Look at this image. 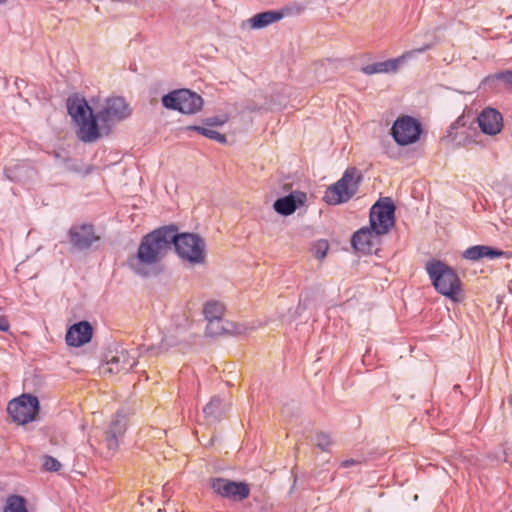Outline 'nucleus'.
I'll return each mask as SVG.
<instances>
[{
  "label": "nucleus",
  "mask_w": 512,
  "mask_h": 512,
  "mask_svg": "<svg viewBox=\"0 0 512 512\" xmlns=\"http://www.w3.org/2000/svg\"><path fill=\"white\" fill-rule=\"evenodd\" d=\"M67 109L77 126V135L83 142L96 141L131 114L125 99L117 96L107 98L97 115H94L85 98L77 95L68 98Z\"/></svg>",
  "instance_id": "1"
},
{
  "label": "nucleus",
  "mask_w": 512,
  "mask_h": 512,
  "mask_svg": "<svg viewBox=\"0 0 512 512\" xmlns=\"http://www.w3.org/2000/svg\"><path fill=\"white\" fill-rule=\"evenodd\" d=\"M170 228L162 227L143 237L136 256L129 260L130 267L140 275H146L148 268L160 262L171 249Z\"/></svg>",
  "instance_id": "2"
},
{
  "label": "nucleus",
  "mask_w": 512,
  "mask_h": 512,
  "mask_svg": "<svg viewBox=\"0 0 512 512\" xmlns=\"http://www.w3.org/2000/svg\"><path fill=\"white\" fill-rule=\"evenodd\" d=\"M170 228L171 245L178 257L191 266L204 265L207 260V244L203 237L196 233H177Z\"/></svg>",
  "instance_id": "3"
},
{
  "label": "nucleus",
  "mask_w": 512,
  "mask_h": 512,
  "mask_svg": "<svg viewBox=\"0 0 512 512\" xmlns=\"http://www.w3.org/2000/svg\"><path fill=\"white\" fill-rule=\"evenodd\" d=\"M162 105L169 110H175L183 114H196L203 107V99L200 95L188 89H178L169 92L161 99Z\"/></svg>",
  "instance_id": "4"
},
{
  "label": "nucleus",
  "mask_w": 512,
  "mask_h": 512,
  "mask_svg": "<svg viewBox=\"0 0 512 512\" xmlns=\"http://www.w3.org/2000/svg\"><path fill=\"white\" fill-rule=\"evenodd\" d=\"M359 179L355 169L346 170L342 178L327 189L324 200L330 205L347 202L356 193Z\"/></svg>",
  "instance_id": "5"
},
{
  "label": "nucleus",
  "mask_w": 512,
  "mask_h": 512,
  "mask_svg": "<svg viewBox=\"0 0 512 512\" xmlns=\"http://www.w3.org/2000/svg\"><path fill=\"white\" fill-rule=\"evenodd\" d=\"M40 409L39 400L31 394H22L11 400L7 412L12 420L20 425L27 424L36 419Z\"/></svg>",
  "instance_id": "6"
},
{
  "label": "nucleus",
  "mask_w": 512,
  "mask_h": 512,
  "mask_svg": "<svg viewBox=\"0 0 512 512\" xmlns=\"http://www.w3.org/2000/svg\"><path fill=\"white\" fill-rule=\"evenodd\" d=\"M395 207L389 198L376 202L370 211L371 228L378 234L384 235L394 225Z\"/></svg>",
  "instance_id": "7"
},
{
  "label": "nucleus",
  "mask_w": 512,
  "mask_h": 512,
  "mask_svg": "<svg viewBox=\"0 0 512 512\" xmlns=\"http://www.w3.org/2000/svg\"><path fill=\"white\" fill-rule=\"evenodd\" d=\"M429 48L430 45H425L421 48L407 51L397 58L365 65L361 68V72L366 75L396 73L408 60L414 58L417 54L425 52Z\"/></svg>",
  "instance_id": "8"
},
{
  "label": "nucleus",
  "mask_w": 512,
  "mask_h": 512,
  "mask_svg": "<svg viewBox=\"0 0 512 512\" xmlns=\"http://www.w3.org/2000/svg\"><path fill=\"white\" fill-rule=\"evenodd\" d=\"M421 131L420 123L410 116L398 118L392 126V136L396 143L401 146L417 142Z\"/></svg>",
  "instance_id": "9"
},
{
  "label": "nucleus",
  "mask_w": 512,
  "mask_h": 512,
  "mask_svg": "<svg viewBox=\"0 0 512 512\" xmlns=\"http://www.w3.org/2000/svg\"><path fill=\"white\" fill-rule=\"evenodd\" d=\"M211 488L219 496L234 501H241L247 498L250 494V489L247 484L224 478L212 479Z\"/></svg>",
  "instance_id": "10"
},
{
  "label": "nucleus",
  "mask_w": 512,
  "mask_h": 512,
  "mask_svg": "<svg viewBox=\"0 0 512 512\" xmlns=\"http://www.w3.org/2000/svg\"><path fill=\"white\" fill-rule=\"evenodd\" d=\"M426 271L435 289L444 296H448V266L439 260L427 262Z\"/></svg>",
  "instance_id": "11"
},
{
  "label": "nucleus",
  "mask_w": 512,
  "mask_h": 512,
  "mask_svg": "<svg viewBox=\"0 0 512 512\" xmlns=\"http://www.w3.org/2000/svg\"><path fill=\"white\" fill-rule=\"evenodd\" d=\"M69 237L72 245L79 250L87 249L99 240L93 227L87 224L73 226L69 230Z\"/></svg>",
  "instance_id": "12"
},
{
  "label": "nucleus",
  "mask_w": 512,
  "mask_h": 512,
  "mask_svg": "<svg viewBox=\"0 0 512 512\" xmlns=\"http://www.w3.org/2000/svg\"><path fill=\"white\" fill-rule=\"evenodd\" d=\"M136 365V355L127 350L118 351L102 367V373L129 371Z\"/></svg>",
  "instance_id": "13"
},
{
  "label": "nucleus",
  "mask_w": 512,
  "mask_h": 512,
  "mask_svg": "<svg viewBox=\"0 0 512 512\" xmlns=\"http://www.w3.org/2000/svg\"><path fill=\"white\" fill-rule=\"evenodd\" d=\"M247 330L248 328L245 325L236 324L224 318L207 321L206 326V333L212 337L220 336L225 333L243 335Z\"/></svg>",
  "instance_id": "14"
},
{
  "label": "nucleus",
  "mask_w": 512,
  "mask_h": 512,
  "mask_svg": "<svg viewBox=\"0 0 512 512\" xmlns=\"http://www.w3.org/2000/svg\"><path fill=\"white\" fill-rule=\"evenodd\" d=\"M379 236L372 228L364 227L358 230L352 238L353 247L363 253H371L379 244Z\"/></svg>",
  "instance_id": "15"
},
{
  "label": "nucleus",
  "mask_w": 512,
  "mask_h": 512,
  "mask_svg": "<svg viewBox=\"0 0 512 512\" xmlns=\"http://www.w3.org/2000/svg\"><path fill=\"white\" fill-rule=\"evenodd\" d=\"M478 124L483 133L496 135L503 127V118L497 110L486 108L478 116Z\"/></svg>",
  "instance_id": "16"
},
{
  "label": "nucleus",
  "mask_w": 512,
  "mask_h": 512,
  "mask_svg": "<svg viewBox=\"0 0 512 512\" xmlns=\"http://www.w3.org/2000/svg\"><path fill=\"white\" fill-rule=\"evenodd\" d=\"M92 327L87 321L72 325L66 333V342L69 346L80 347L90 342Z\"/></svg>",
  "instance_id": "17"
},
{
  "label": "nucleus",
  "mask_w": 512,
  "mask_h": 512,
  "mask_svg": "<svg viewBox=\"0 0 512 512\" xmlns=\"http://www.w3.org/2000/svg\"><path fill=\"white\" fill-rule=\"evenodd\" d=\"M306 201V194L300 191H295L288 196L277 199L273 208L281 215H291L297 208L304 205Z\"/></svg>",
  "instance_id": "18"
},
{
  "label": "nucleus",
  "mask_w": 512,
  "mask_h": 512,
  "mask_svg": "<svg viewBox=\"0 0 512 512\" xmlns=\"http://www.w3.org/2000/svg\"><path fill=\"white\" fill-rule=\"evenodd\" d=\"M125 429V417L117 414L105 432V444L108 450H110L112 453L118 449L119 438L124 434Z\"/></svg>",
  "instance_id": "19"
},
{
  "label": "nucleus",
  "mask_w": 512,
  "mask_h": 512,
  "mask_svg": "<svg viewBox=\"0 0 512 512\" xmlns=\"http://www.w3.org/2000/svg\"><path fill=\"white\" fill-rule=\"evenodd\" d=\"M283 18V14L279 11H265L262 13L255 14L251 18L244 21L241 25L242 28H250L259 30L268 27Z\"/></svg>",
  "instance_id": "20"
},
{
  "label": "nucleus",
  "mask_w": 512,
  "mask_h": 512,
  "mask_svg": "<svg viewBox=\"0 0 512 512\" xmlns=\"http://www.w3.org/2000/svg\"><path fill=\"white\" fill-rule=\"evenodd\" d=\"M504 255V251L486 245L471 246L463 252V257L471 261H478L482 258H500Z\"/></svg>",
  "instance_id": "21"
},
{
  "label": "nucleus",
  "mask_w": 512,
  "mask_h": 512,
  "mask_svg": "<svg viewBox=\"0 0 512 512\" xmlns=\"http://www.w3.org/2000/svg\"><path fill=\"white\" fill-rule=\"evenodd\" d=\"M466 296L462 288V283L455 271L450 267V301L454 303H463Z\"/></svg>",
  "instance_id": "22"
},
{
  "label": "nucleus",
  "mask_w": 512,
  "mask_h": 512,
  "mask_svg": "<svg viewBox=\"0 0 512 512\" xmlns=\"http://www.w3.org/2000/svg\"><path fill=\"white\" fill-rule=\"evenodd\" d=\"M203 313L207 321L224 318L225 306L219 301H208L205 303Z\"/></svg>",
  "instance_id": "23"
},
{
  "label": "nucleus",
  "mask_w": 512,
  "mask_h": 512,
  "mask_svg": "<svg viewBox=\"0 0 512 512\" xmlns=\"http://www.w3.org/2000/svg\"><path fill=\"white\" fill-rule=\"evenodd\" d=\"M188 130H194L200 133L201 135L214 140L218 143L225 144L227 142V138L225 135L219 133L218 131L208 128V127H202V126H190L187 128Z\"/></svg>",
  "instance_id": "24"
},
{
  "label": "nucleus",
  "mask_w": 512,
  "mask_h": 512,
  "mask_svg": "<svg viewBox=\"0 0 512 512\" xmlns=\"http://www.w3.org/2000/svg\"><path fill=\"white\" fill-rule=\"evenodd\" d=\"M502 81L507 88H512V70H506L485 78L484 86L492 87L494 82Z\"/></svg>",
  "instance_id": "25"
},
{
  "label": "nucleus",
  "mask_w": 512,
  "mask_h": 512,
  "mask_svg": "<svg viewBox=\"0 0 512 512\" xmlns=\"http://www.w3.org/2000/svg\"><path fill=\"white\" fill-rule=\"evenodd\" d=\"M222 401L219 397H213L204 407L203 412L207 419L215 420L221 413Z\"/></svg>",
  "instance_id": "26"
},
{
  "label": "nucleus",
  "mask_w": 512,
  "mask_h": 512,
  "mask_svg": "<svg viewBox=\"0 0 512 512\" xmlns=\"http://www.w3.org/2000/svg\"><path fill=\"white\" fill-rule=\"evenodd\" d=\"M178 343H179V341H178L177 337H175L174 335H168L162 339L159 347L155 348V347L151 346L148 349V351H151L154 355H158V354L169 351L171 348L177 346Z\"/></svg>",
  "instance_id": "27"
},
{
  "label": "nucleus",
  "mask_w": 512,
  "mask_h": 512,
  "mask_svg": "<svg viewBox=\"0 0 512 512\" xmlns=\"http://www.w3.org/2000/svg\"><path fill=\"white\" fill-rule=\"evenodd\" d=\"M4 512H27L24 499L20 496L10 497Z\"/></svg>",
  "instance_id": "28"
},
{
  "label": "nucleus",
  "mask_w": 512,
  "mask_h": 512,
  "mask_svg": "<svg viewBox=\"0 0 512 512\" xmlns=\"http://www.w3.org/2000/svg\"><path fill=\"white\" fill-rule=\"evenodd\" d=\"M42 465L45 470L52 472H56L61 468L60 462L51 456H44Z\"/></svg>",
  "instance_id": "29"
},
{
  "label": "nucleus",
  "mask_w": 512,
  "mask_h": 512,
  "mask_svg": "<svg viewBox=\"0 0 512 512\" xmlns=\"http://www.w3.org/2000/svg\"><path fill=\"white\" fill-rule=\"evenodd\" d=\"M332 444L331 438L326 433H319L316 435V446L322 450H328Z\"/></svg>",
  "instance_id": "30"
},
{
  "label": "nucleus",
  "mask_w": 512,
  "mask_h": 512,
  "mask_svg": "<svg viewBox=\"0 0 512 512\" xmlns=\"http://www.w3.org/2000/svg\"><path fill=\"white\" fill-rule=\"evenodd\" d=\"M228 121L227 115L212 116L205 119L204 123L207 126H222Z\"/></svg>",
  "instance_id": "31"
},
{
  "label": "nucleus",
  "mask_w": 512,
  "mask_h": 512,
  "mask_svg": "<svg viewBox=\"0 0 512 512\" xmlns=\"http://www.w3.org/2000/svg\"><path fill=\"white\" fill-rule=\"evenodd\" d=\"M327 243L326 242H319L318 245H317V249H316V257L318 259H323L326 255V250H327Z\"/></svg>",
  "instance_id": "32"
},
{
  "label": "nucleus",
  "mask_w": 512,
  "mask_h": 512,
  "mask_svg": "<svg viewBox=\"0 0 512 512\" xmlns=\"http://www.w3.org/2000/svg\"><path fill=\"white\" fill-rule=\"evenodd\" d=\"M10 325L4 316H0V331H7Z\"/></svg>",
  "instance_id": "33"
},
{
  "label": "nucleus",
  "mask_w": 512,
  "mask_h": 512,
  "mask_svg": "<svg viewBox=\"0 0 512 512\" xmlns=\"http://www.w3.org/2000/svg\"><path fill=\"white\" fill-rule=\"evenodd\" d=\"M355 463L354 460H347L343 463L344 466L349 467Z\"/></svg>",
  "instance_id": "34"
},
{
  "label": "nucleus",
  "mask_w": 512,
  "mask_h": 512,
  "mask_svg": "<svg viewBox=\"0 0 512 512\" xmlns=\"http://www.w3.org/2000/svg\"><path fill=\"white\" fill-rule=\"evenodd\" d=\"M140 504H141L142 506L145 504V501H144V497H143V496L140 498Z\"/></svg>",
  "instance_id": "35"
},
{
  "label": "nucleus",
  "mask_w": 512,
  "mask_h": 512,
  "mask_svg": "<svg viewBox=\"0 0 512 512\" xmlns=\"http://www.w3.org/2000/svg\"><path fill=\"white\" fill-rule=\"evenodd\" d=\"M9 0H0V5H4L8 2Z\"/></svg>",
  "instance_id": "36"
}]
</instances>
